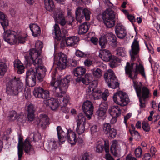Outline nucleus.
I'll return each instance as SVG.
<instances>
[{"label": "nucleus", "instance_id": "13d9d810", "mask_svg": "<svg viewBox=\"0 0 160 160\" xmlns=\"http://www.w3.org/2000/svg\"><path fill=\"white\" fill-rule=\"evenodd\" d=\"M70 100V98L69 95H66L63 98L62 102L63 105H67L69 103Z\"/></svg>", "mask_w": 160, "mask_h": 160}, {"label": "nucleus", "instance_id": "7c9ffc66", "mask_svg": "<svg viewBox=\"0 0 160 160\" xmlns=\"http://www.w3.org/2000/svg\"><path fill=\"white\" fill-rule=\"evenodd\" d=\"M78 29V34L79 35L84 34L88 31L89 29L88 25L87 23H83L79 26Z\"/></svg>", "mask_w": 160, "mask_h": 160}, {"label": "nucleus", "instance_id": "09e8293b", "mask_svg": "<svg viewBox=\"0 0 160 160\" xmlns=\"http://www.w3.org/2000/svg\"><path fill=\"white\" fill-rule=\"evenodd\" d=\"M93 107V106L92 103L89 100H86L85 102L82 107V110Z\"/></svg>", "mask_w": 160, "mask_h": 160}, {"label": "nucleus", "instance_id": "c03bdc74", "mask_svg": "<svg viewBox=\"0 0 160 160\" xmlns=\"http://www.w3.org/2000/svg\"><path fill=\"white\" fill-rule=\"evenodd\" d=\"M116 51L117 52V55L118 56L123 57L125 55L126 51L124 48L122 47L118 48Z\"/></svg>", "mask_w": 160, "mask_h": 160}, {"label": "nucleus", "instance_id": "79ce46f5", "mask_svg": "<svg viewBox=\"0 0 160 160\" xmlns=\"http://www.w3.org/2000/svg\"><path fill=\"white\" fill-rule=\"evenodd\" d=\"M18 117V115L15 111H12L10 112L8 117L10 121H13L16 120Z\"/></svg>", "mask_w": 160, "mask_h": 160}, {"label": "nucleus", "instance_id": "c756f323", "mask_svg": "<svg viewBox=\"0 0 160 160\" xmlns=\"http://www.w3.org/2000/svg\"><path fill=\"white\" fill-rule=\"evenodd\" d=\"M101 91L100 90H94L90 92V93H87V95H89L90 98L91 99H98L101 96Z\"/></svg>", "mask_w": 160, "mask_h": 160}, {"label": "nucleus", "instance_id": "0e129e2a", "mask_svg": "<svg viewBox=\"0 0 160 160\" xmlns=\"http://www.w3.org/2000/svg\"><path fill=\"white\" fill-rule=\"evenodd\" d=\"M57 131L58 135V139L60 141L61 139L62 138V136L61 134L62 132H63L61 126H58L57 127Z\"/></svg>", "mask_w": 160, "mask_h": 160}, {"label": "nucleus", "instance_id": "338daca9", "mask_svg": "<svg viewBox=\"0 0 160 160\" xmlns=\"http://www.w3.org/2000/svg\"><path fill=\"white\" fill-rule=\"evenodd\" d=\"M66 105H63V104L61 105V106H62L61 107V110L65 113H68L69 111V109L68 107H66Z\"/></svg>", "mask_w": 160, "mask_h": 160}, {"label": "nucleus", "instance_id": "6e6d98bb", "mask_svg": "<svg viewBox=\"0 0 160 160\" xmlns=\"http://www.w3.org/2000/svg\"><path fill=\"white\" fill-rule=\"evenodd\" d=\"M28 113H34L35 111V108L34 105L32 104H30L27 108Z\"/></svg>", "mask_w": 160, "mask_h": 160}, {"label": "nucleus", "instance_id": "39448f33", "mask_svg": "<svg viewBox=\"0 0 160 160\" xmlns=\"http://www.w3.org/2000/svg\"><path fill=\"white\" fill-rule=\"evenodd\" d=\"M35 70L31 68L26 72V78H37L40 82H42L46 71L44 66L35 67Z\"/></svg>", "mask_w": 160, "mask_h": 160}, {"label": "nucleus", "instance_id": "6e6552de", "mask_svg": "<svg viewBox=\"0 0 160 160\" xmlns=\"http://www.w3.org/2000/svg\"><path fill=\"white\" fill-rule=\"evenodd\" d=\"M103 22L108 28H111L115 25V13L114 11H104L103 12Z\"/></svg>", "mask_w": 160, "mask_h": 160}, {"label": "nucleus", "instance_id": "412c9836", "mask_svg": "<svg viewBox=\"0 0 160 160\" xmlns=\"http://www.w3.org/2000/svg\"><path fill=\"white\" fill-rule=\"evenodd\" d=\"M106 36L108 39L109 44L114 48H116L118 45V42L115 35L111 32H108Z\"/></svg>", "mask_w": 160, "mask_h": 160}, {"label": "nucleus", "instance_id": "5fc2aeb1", "mask_svg": "<svg viewBox=\"0 0 160 160\" xmlns=\"http://www.w3.org/2000/svg\"><path fill=\"white\" fill-rule=\"evenodd\" d=\"M142 127L143 130L146 132H148L150 131L149 125L146 122H143L142 123Z\"/></svg>", "mask_w": 160, "mask_h": 160}, {"label": "nucleus", "instance_id": "864d4df0", "mask_svg": "<svg viewBox=\"0 0 160 160\" xmlns=\"http://www.w3.org/2000/svg\"><path fill=\"white\" fill-rule=\"evenodd\" d=\"M112 128L111 126L109 123H105L103 124V129L104 133L107 134Z\"/></svg>", "mask_w": 160, "mask_h": 160}, {"label": "nucleus", "instance_id": "20e7f679", "mask_svg": "<svg viewBox=\"0 0 160 160\" xmlns=\"http://www.w3.org/2000/svg\"><path fill=\"white\" fill-rule=\"evenodd\" d=\"M23 84L19 78L14 77L7 83L6 92L9 95L16 96L23 88Z\"/></svg>", "mask_w": 160, "mask_h": 160}, {"label": "nucleus", "instance_id": "bb28decb", "mask_svg": "<svg viewBox=\"0 0 160 160\" xmlns=\"http://www.w3.org/2000/svg\"><path fill=\"white\" fill-rule=\"evenodd\" d=\"M110 51L107 49H104L102 51L101 57L102 59L105 62H108L111 56Z\"/></svg>", "mask_w": 160, "mask_h": 160}, {"label": "nucleus", "instance_id": "b1692460", "mask_svg": "<svg viewBox=\"0 0 160 160\" xmlns=\"http://www.w3.org/2000/svg\"><path fill=\"white\" fill-rule=\"evenodd\" d=\"M108 111L112 116L118 117L121 114V110L118 106H113L110 107Z\"/></svg>", "mask_w": 160, "mask_h": 160}, {"label": "nucleus", "instance_id": "e2e57ef3", "mask_svg": "<svg viewBox=\"0 0 160 160\" xmlns=\"http://www.w3.org/2000/svg\"><path fill=\"white\" fill-rule=\"evenodd\" d=\"M104 147L102 144H97L96 146V151L98 152H101L103 150Z\"/></svg>", "mask_w": 160, "mask_h": 160}, {"label": "nucleus", "instance_id": "c85d7f7f", "mask_svg": "<svg viewBox=\"0 0 160 160\" xmlns=\"http://www.w3.org/2000/svg\"><path fill=\"white\" fill-rule=\"evenodd\" d=\"M86 69L82 67H78L73 71V73L76 76H83Z\"/></svg>", "mask_w": 160, "mask_h": 160}, {"label": "nucleus", "instance_id": "a18cd8bd", "mask_svg": "<svg viewBox=\"0 0 160 160\" xmlns=\"http://www.w3.org/2000/svg\"><path fill=\"white\" fill-rule=\"evenodd\" d=\"M130 133L132 137H134L136 140L139 141L141 139V136L139 133L137 131H131L129 130Z\"/></svg>", "mask_w": 160, "mask_h": 160}, {"label": "nucleus", "instance_id": "72a5a7b5", "mask_svg": "<svg viewBox=\"0 0 160 160\" xmlns=\"http://www.w3.org/2000/svg\"><path fill=\"white\" fill-rule=\"evenodd\" d=\"M98 82L97 81H93L87 89V93H90V92L95 90L98 86Z\"/></svg>", "mask_w": 160, "mask_h": 160}, {"label": "nucleus", "instance_id": "2eb2a0df", "mask_svg": "<svg viewBox=\"0 0 160 160\" xmlns=\"http://www.w3.org/2000/svg\"><path fill=\"white\" fill-rule=\"evenodd\" d=\"M91 14L90 11H76V19L79 22H82V19L84 17L86 20L88 21L90 20Z\"/></svg>", "mask_w": 160, "mask_h": 160}, {"label": "nucleus", "instance_id": "7ed1b4c3", "mask_svg": "<svg viewBox=\"0 0 160 160\" xmlns=\"http://www.w3.org/2000/svg\"><path fill=\"white\" fill-rule=\"evenodd\" d=\"M125 73L128 75V77L134 80L137 78L138 72L143 77L146 75L143 66L141 64H138L136 63L130 64L127 62L125 67Z\"/></svg>", "mask_w": 160, "mask_h": 160}, {"label": "nucleus", "instance_id": "2f4dec72", "mask_svg": "<svg viewBox=\"0 0 160 160\" xmlns=\"http://www.w3.org/2000/svg\"><path fill=\"white\" fill-rule=\"evenodd\" d=\"M45 7L46 10H53L55 7L52 0H44Z\"/></svg>", "mask_w": 160, "mask_h": 160}, {"label": "nucleus", "instance_id": "9d476101", "mask_svg": "<svg viewBox=\"0 0 160 160\" xmlns=\"http://www.w3.org/2000/svg\"><path fill=\"white\" fill-rule=\"evenodd\" d=\"M33 95L36 98L40 99H47L49 97V91L39 87H35L33 91Z\"/></svg>", "mask_w": 160, "mask_h": 160}, {"label": "nucleus", "instance_id": "49530a36", "mask_svg": "<svg viewBox=\"0 0 160 160\" xmlns=\"http://www.w3.org/2000/svg\"><path fill=\"white\" fill-rule=\"evenodd\" d=\"M32 62L33 64L36 66V67L42 66L40 65L42 63V60L39 57L32 60Z\"/></svg>", "mask_w": 160, "mask_h": 160}, {"label": "nucleus", "instance_id": "3c124183", "mask_svg": "<svg viewBox=\"0 0 160 160\" xmlns=\"http://www.w3.org/2000/svg\"><path fill=\"white\" fill-rule=\"evenodd\" d=\"M117 134L116 130L114 128H112L106 134L111 138H114Z\"/></svg>", "mask_w": 160, "mask_h": 160}, {"label": "nucleus", "instance_id": "aec40b11", "mask_svg": "<svg viewBox=\"0 0 160 160\" xmlns=\"http://www.w3.org/2000/svg\"><path fill=\"white\" fill-rule=\"evenodd\" d=\"M40 117V119H37L34 122L35 124H37L38 126L40 125L41 127H43L48 124L49 119L47 115L45 114H41Z\"/></svg>", "mask_w": 160, "mask_h": 160}, {"label": "nucleus", "instance_id": "f3484780", "mask_svg": "<svg viewBox=\"0 0 160 160\" xmlns=\"http://www.w3.org/2000/svg\"><path fill=\"white\" fill-rule=\"evenodd\" d=\"M108 109L107 104L104 103L100 105L98 109L96 111V115L99 119H104L106 116V112Z\"/></svg>", "mask_w": 160, "mask_h": 160}, {"label": "nucleus", "instance_id": "4d7b16f0", "mask_svg": "<svg viewBox=\"0 0 160 160\" xmlns=\"http://www.w3.org/2000/svg\"><path fill=\"white\" fill-rule=\"evenodd\" d=\"M35 49L39 51L42 50L43 48L42 42L40 41L37 42L35 45Z\"/></svg>", "mask_w": 160, "mask_h": 160}, {"label": "nucleus", "instance_id": "f8f14e48", "mask_svg": "<svg viewBox=\"0 0 160 160\" xmlns=\"http://www.w3.org/2000/svg\"><path fill=\"white\" fill-rule=\"evenodd\" d=\"M64 12L62 11H54L53 17L56 22L62 26H64L67 22L64 16Z\"/></svg>", "mask_w": 160, "mask_h": 160}, {"label": "nucleus", "instance_id": "f704fd0d", "mask_svg": "<svg viewBox=\"0 0 160 160\" xmlns=\"http://www.w3.org/2000/svg\"><path fill=\"white\" fill-rule=\"evenodd\" d=\"M117 142L116 140H114L113 141L112 143L111 146L110 151L112 154L115 156L119 157V154L118 153L117 150L116 148V146Z\"/></svg>", "mask_w": 160, "mask_h": 160}, {"label": "nucleus", "instance_id": "1a4fd4ad", "mask_svg": "<svg viewBox=\"0 0 160 160\" xmlns=\"http://www.w3.org/2000/svg\"><path fill=\"white\" fill-rule=\"evenodd\" d=\"M113 99L115 102L121 106L127 105L129 100L126 93L121 91L114 94Z\"/></svg>", "mask_w": 160, "mask_h": 160}, {"label": "nucleus", "instance_id": "4468645a", "mask_svg": "<svg viewBox=\"0 0 160 160\" xmlns=\"http://www.w3.org/2000/svg\"><path fill=\"white\" fill-rule=\"evenodd\" d=\"M38 51L32 48L30 50L29 55H27L25 57V62L27 65L30 66L32 63V60L39 57L40 53Z\"/></svg>", "mask_w": 160, "mask_h": 160}, {"label": "nucleus", "instance_id": "6ab92c4d", "mask_svg": "<svg viewBox=\"0 0 160 160\" xmlns=\"http://www.w3.org/2000/svg\"><path fill=\"white\" fill-rule=\"evenodd\" d=\"M137 39H134L131 46L132 52H130V55L132 59H134V56L137 54L139 51V42Z\"/></svg>", "mask_w": 160, "mask_h": 160}, {"label": "nucleus", "instance_id": "69168bd1", "mask_svg": "<svg viewBox=\"0 0 160 160\" xmlns=\"http://www.w3.org/2000/svg\"><path fill=\"white\" fill-rule=\"evenodd\" d=\"M24 96L26 99L30 97L31 96V91L28 88H26L24 89Z\"/></svg>", "mask_w": 160, "mask_h": 160}, {"label": "nucleus", "instance_id": "ea45409f", "mask_svg": "<svg viewBox=\"0 0 160 160\" xmlns=\"http://www.w3.org/2000/svg\"><path fill=\"white\" fill-rule=\"evenodd\" d=\"M36 78H26L27 85L31 87L34 86L36 84Z\"/></svg>", "mask_w": 160, "mask_h": 160}, {"label": "nucleus", "instance_id": "052dcab7", "mask_svg": "<svg viewBox=\"0 0 160 160\" xmlns=\"http://www.w3.org/2000/svg\"><path fill=\"white\" fill-rule=\"evenodd\" d=\"M75 54L77 56L80 57H85L87 55V54L79 50H77Z\"/></svg>", "mask_w": 160, "mask_h": 160}, {"label": "nucleus", "instance_id": "f03ea898", "mask_svg": "<svg viewBox=\"0 0 160 160\" xmlns=\"http://www.w3.org/2000/svg\"><path fill=\"white\" fill-rule=\"evenodd\" d=\"M69 76H67L61 80H55V78L52 77L51 85L53 86V92L55 97L62 98L63 95L66 92V90L70 82Z\"/></svg>", "mask_w": 160, "mask_h": 160}, {"label": "nucleus", "instance_id": "393cba45", "mask_svg": "<svg viewBox=\"0 0 160 160\" xmlns=\"http://www.w3.org/2000/svg\"><path fill=\"white\" fill-rule=\"evenodd\" d=\"M14 67L17 69V72L19 74L23 73L24 71V67L21 61L19 60H16L14 62Z\"/></svg>", "mask_w": 160, "mask_h": 160}, {"label": "nucleus", "instance_id": "a19ab883", "mask_svg": "<svg viewBox=\"0 0 160 160\" xmlns=\"http://www.w3.org/2000/svg\"><path fill=\"white\" fill-rule=\"evenodd\" d=\"M93 108H93H88L87 109L83 110L84 113L89 119H91V116L92 115Z\"/></svg>", "mask_w": 160, "mask_h": 160}, {"label": "nucleus", "instance_id": "bf43d9fd", "mask_svg": "<svg viewBox=\"0 0 160 160\" xmlns=\"http://www.w3.org/2000/svg\"><path fill=\"white\" fill-rule=\"evenodd\" d=\"M18 160H21V157L23 154V147L21 146V147H18Z\"/></svg>", "mask_w": 160, "mask_h": 160}, {"label": "nucleus", "instance_id": "58836bf2", "mask_svg": "<svg viewBox=\"0 0 160 160\" xmlns=\"http://www.w3.org/2000/svg\"><path fill=\"white\" fill-rule=\"evenodd\" d=\"M92 75L89 73H87L83 76V83L86 85H88L92 80Z\"/></svg>", "mask_w": 160, "mask_h": 160}, {"label": "nucleus", "instance_id": "c9c22d12", "mask_svg": "<svg viewBox=\"0 0 160 160\" xmlns=\"http://www.w3.org/2000/svg\"><path fill=\"white\" fill-rule=\"evenodd\" d=\"M91 71L92 75L95 78H99L102 76L103 71L99 68L92 69Z\"/></svg>", "mask_w": 160, "mask_h": 160}, {"label": "nucleus", "instance_id": "4be33fe9", "mask_svg": "<svg viewBox=\"0 0 160 160\" xmlns=\"http://www.w3.org/2000/svg\"><path fill=\"white\" fill-rule=\"evenodd\" d=\"M48 105L52 110L57 109L60 105L58 100L53 98H51L48 100Z\"/></svg>", "mask_w": 160, "mask_h": 160}, {"label": "nucleus", "instance_id": "a878e982", "mask_svg": "<svg viewBox=\"0 0 160 160\" xmlns=\"http://www.w3.org/2000/svg\"><path fill=\"white\" fill-rule=\"evenodd\" d=\"M68 142L71 145H75L77 142L76 134L75 132L71 131L67 135Z\"/></svg>", "mask_w": 160, "mask_h": 160}, {"label": "nucleus", "instance_id": "cd10ccee", "mask_svg": "<svg viewBox=\"0 0 160 160\" xmlns=\"http://www.w3.org/2000/svg\"><path fill=\"white\" fill-rule=\"evenodd\" d=\"M66 45L67 46H72L75 45L78 42V38L75 37H70L66 40Z\"/></svg>", "mask_w": 160, "mask_h": 160}, {"label": "nucleus", "instance_id": "a211bd4d", "mask_svg": "<svg viewBox=\"0 0 160 160\" xmlns=\"http://www.w3.org/2000/svg\"><path fill=\"white\" fill-rule=\"evenodd\" d=\"M23 148L26 153L28 155H32L34 153V149L30 144L29 139L28 138L24 142Z\"/></svg>", "mask_w": 160, "mask_h": 160}, {"label": "nucleus", "instance_id": "4c0bfd02", "mask_svg": "<svg viewBox=\"0 0 160 160\" xmlns=\"http://www.w3.org/2000/svg\"><path fill=\"white\" fill-rule=\"evenodd\" d=\"M108 61L110 62V66L112 68L115 67L116 64L119 59L117 57L112 55Z\"/></svg>", "mask_w": 160, "mask_h": 160}, {"label": "nucleus", "instance_id": "473e14b6", "mask_svg": "<svg viewBox=\"0 0 160 160\" xmlns=\"http://www.w3.org/2000/svg\"><path fill=\"white\" fill-rule=\"evenodd\" d=\"M138 82L133 80V87L136 91L138 97H139L142 91V84L140 82L139 84H138Z\"/></svg>", "mask_w": 160, "mask_h": 160}, {"label": "nucleus", "instance_id": "de8ad7c7", "mask_svg": "<svg viewBox=\"0 0 160 160\" xmlns=\"http://www.w3.org/2000/svg\"><path fill=\"white\" fill-rule=\"evenodd\" d=\"M7 70V66L4 63L0 64V78L2 77Z\"/></svg>", "mask_w": 160, "mask_h": 160}, {"label": "nucleus", "instance_id": "9b49d317", "mask_svg": "<svg viewBox=\"0 0 160 160\" xmlns=\"http://www.w3.org/2000/svg\"><path fill=\"white\" fill-rule=\"evenodd\" d=\"M54 59L58 62V66L61 69L65 68L68 62L67 56L62 52H60L54 57Z\"/></svg>", "mask_w": 160, "mask_h": 160}, {"label": "nucleus", "instance_id": "603ef678", "mask_svg": "<svg viewBox=\"0 0 160 160\" xmlns=\"http://www.w3.org/2000/svg\"><path fill=\"white\" fill-rule=\"evenodd\" d=\"M123 13L126 15L128 20L131 22H133L135 21L134 16L131 14H130L128 12V11H122Z\"/></svg>", "mask_w": 160, "mask_h": 160}, {"label": "nucleus", "instance_id": "5701e85b", "mask_svg": "<svg viewBox=\"0 0 160 160\" xmlns=\"http://www.w3.org/2000/svg\"><path fill=\"white\" fill-rule=\"evenodd\" d=\"M29 27L33 36L37 37L40 35L41 33L40 28L37 25L34 24H32V25L30 24Z\"/></svg>", "mask_w": 160, "mask_h": 160}, {"label": "nucleus", "instance_id": "37998d69", "mask_svg": "<svg viewBox=\"0 0 160 160\" xmlns=\"http://www.w3.org/2000/svg\"><path fill=\"white\" fill-rule=\"evenodd\" d=\"M85 125L77 124L76 131L78 134H81L84 132Z\"/></svg>", "mask_w": 160, "mask_h": 160}, {"label": "nucleus", "instance_id": "423d86ee", "mask_svg": "<svg viewBox=\"0 0 160 160\" xmlns=\"http://www.w3.org/2000/svg\"><path fill=\"white\" fill-rule=\"evenodd\" d=\"M104 77L109 87L113 89L119 87V83L115 73L112 69H109L105 72Z\"/></svg>", "mask_w": 160, "mask_h": 160}, {"label": "nucleus", "instance_id": "f257e3e1", "mask_svg": "<svg viewBox=\"0 0 160 160\" xmlns=\"http://www.w3.org/2000/svg\"><path fill=\"white\" fill-rule=\"evenodd\" d=\"M0 23L3 27L4 32L3 38L4 40L11 45L18 43L23 44L25 42L26 38L19 35L17 33L12 30H6L5 27L8 25V21L7 16L2 12L0 11Z\"/></svg>", "mask_w": 160, "mask_h": 160}, {"label": "nucleus", "instance_id": "e433bc0d", "mask_svg": "<svg viewBox=\"0 0 160 160\" xmlns=\"http://www.w3.org/2000/svg\"><path fill=\"white\" fill-rule=\"evenodd\" d=\"M86 119L85 116L82 113H80L78 116L77 120V124H86Z\"/></svg>", "mask_w": 160, "mask_h": 160}, {"label": "nucleus", "instance_id": "8fccbe9b", "mask_svg": "<svg viewBox=\"0 0 160 160\" xmlns=\"http://www.w3.org/2000/svg\"><path fill=\"white\" fill-rule=\"evenodd\" d=\"M107 43V40L105 37H102L100 38L99 44L101 46V48H105Z\"/></svg>", "mask_w": 160, "mask_h": 160}, {"label": "nucleus", "instance_id": "dca6fc26", "mask_svg": "<svg viewBox=\"0 0 160 160\" xmlns=\"http://www.w3.org/2000/svg\"><path fill=\"white\" fill-rule=\"evenodd\" d=\"M115 33L117 37L121 39L124 38L127 35L124 27L121 24H117L115 28Z\"/></svg>", "mask_w": 160, "mask_h": 160}, {"label": "nucleus", "instance_id": "ddd939ff", "mask_svg": "<svg viewBox=\"0 0 160 160\" xmlns=\"http://www.w3.org/2000/svg\"><path fill=\"white\" fill-rule=\"evenodd\" d=\"M150 93L149 90L146 87L143 86L142 87V91L140 96L138 97L139 98L140 102V106L141 108H144L145 106V99L149 97Z\"/></svg>", "mask_w": 160, "mask_h": 160}, {"label": "nucleus", "instance_id": "774afa93", "mask_svg": "<svg viewBox=\"0 0 160 160\" xmlns=\"http://www.w3.org/2000/svg\"><path fill=\"white\" fill-rule=\"evenodd\" d=\"M90 156L89 153L87 152H85L82 156L81 160H89Z\"/></svg>", "mask_w": 160, "mask_h": 160}, {"label": "nucleus", "instance_id": "0eeeda50", "mask_svg": "<svg viewBox=\"0 0 160 160\" xmlns=\"http://www.w3.org/2000/svg\"><path fill=\"white\" fill-rule=\"evenodd\" d=\"M54 34L55 35V42L56 44H58L57 42V41H60L62 39L60 44V47L61 48H63L66 44V40L63 39V38H64L66 34H67L68 32L67 30H63L62 32H61L59 28V25L55 24L54 27Z\"/></svg>", "mask_w": 160, "mask_h": 160}, {"label": "nucleus", "instance_id": "680f3d73", "mask_svg": "<svg viewBox=\"0 0 160 160\" xmlns=\"http://www.w3.org/2000/svg\"><path fill=\"white\" fill-rule=\"evenodd\" d=\"M142 151L140 148H137L135 151V153L137 158H139L141 157Z\"/></svg>", "mask_w": 160, "mask_h": 160}]
</instances>
